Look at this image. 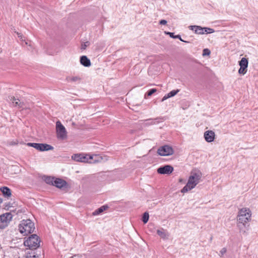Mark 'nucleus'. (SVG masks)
<instances>
[{
	"mask_svg": "<svg viewBox=\"0 0 258 258\" xmlns=\"http://www.w3.org/2000/svg\"><path fill=\"white\" fill-rule=\"evenodd\" d=\"M251 211L248 208H244L239 210L238 215V226L241 231V224L246 227V224L250 220Z\"/></svg>",
	"mask_w": 258,
	"mask_h": 258,
	"instance_id": "1",
	"label": "nucleus"
},
{
	"mask_svg": "<svg viewBox=\"0 0 258 258\" xmlns=\"http://www.w3.org/2000/svg\"><path fill=\"white\" fill-rule=\"evenodd\" d=\"M34 229V223L30 219L23 220L19 225L20 232L24 235L32 233Z\"/></svg>",
	"mask_w": 258,
	"mask_h": 258,
	"instance_id": "2",
	"label": "nucleus"
},
{
	"mask_svg": "<svg viewBox=\"0 0 258 258\" xmlns=\"http://www.w3.org/2000/svg\"><path fill=\"white\" fill-rule=\"evenodd\" d=\"M200 179V175L197 173H194L191 175L189 177L187 183L181 189V192H186L194 188L199 182Z\"/></svg>",
	"mask_w": 258,
	"mask_h": 258,
	"instance_id": "3",
	"label": "nucleus"
},
{
	"mask_svg": "<svg viewBox=\"0 0 258 258\" xmlns=\"http://www.w3.org/2000/svg\"><path fill=\"white\" fill-rule=\"evenodd\" d=\"M40 240L36 234H32L24 242V244L28 246L29 249H35L40 246Z\"/></svg>",
	"mask_w": 258,
	"mask_h": 258,
	"instance_id": "4",
	"label": "nucleus"
},
{
	"mask_svg": "<svg viewBox=\"0 0 258 258\" xmlns=\"http://www.w3.org/2000/svg\"><path fill=\"white\" fill-rule=\"evenodd\" d=\"M93 157L88 155H84L82 154H74L72 156V159L77 162H88L90 163H94L99 161V159L93 160Z\"/></svg>",
	"mask_w": 258,
	"mask_h": 258,
	"instance_id": "5",
	"label": "nucleus"
},
{
	"mask_svg": "<svg viewBox=\"0 0 258 258\" xmlns=\"http://www.w3.org/2000/svg\"><path fill=\"white\" fill-rule=\"evenodd\" d=\"M13 215L8 212L0 215V229H3L7 227L13 219Z\"/></svg>",
	"mask_w": 258,
	"mask_h": 258,
	"instance_id": "6",
	"label": "nucleus"
},
{
	"mask_svg": "<svg viewBox=\"0 0 258 258\" xmlns=\"http://www.w3.org/2000/svg\"><path fill=\"white\" fill-rule=\"evenodd\" d=\"M56 131L58 139L63 140L67 138L66 130L60 121H57L56 122Z\"/></svg>",
	"mask_w": 258,
	"mask_h": 258,
	"instance_id": "7",
	"label": "nucleus"
},
{
	"mask_svg": "<svg viewBox=\"0 0 258 258\" xmlns=\"http://www.w3.org/2000/svg\"><path fill=\"white\" fill-rule=\"evenodd\" d=\"M157 153L162 156H170L173 154L174 150L171 146L164 145L158 149Z\"/></svg>",
	"mask_w": 258,
	"mask_h": 258,
	"instance_id": "8",
	"label": "nucleus"
},
{
	"mask_svg": "<svg viewBox=\"0 0 258 258\" xmlns=\"http://www.w3.org/2000/svg\"><path fill=\"white\" fill-rule=\"evenodd\" d=\"M173 171V167L169 165L161 166L157 169V172L161 174H169Z\"/></svg>",
	"mask_w": 258,
	"mask_h": 258,
	"instance_id": "9",
	"label": "nucleus"
},
{
	"mask_svg": "<svg viewBox=\"0 0 258 258\" xmlns=\"http://www.w3.org/2000/svg\"><path fill=\"white\" fill-rule=\"evenodd\" d=\"M204 136L206 142L210 143L214 140L215 134L213 131L209 130L204 133Z\"/></svg>",
	"mask_w": 258,
	"mask_h": 258,
	"instance_id": "10",
	"label": "nucleus"
},
{
	"mask_svg": "<svg viewBox=\"0 0 258 258\" xmlns=\"http://www.w3.org/2000/svg\"><path fill=\"white\" fill-rule=\"evenodd\" d=\"M9 99L12 102L14 106H19L20 108L22 109L26 108L24 102H20L19 99L15 98L14 96H9Z\"/></svg>",
	"mask_w": 258,
	"mask_h": 258,
	"instance_id": "11",
	"label": "nucleus"
},
{
	"mask_svg": "<svg viewBox=\"0 0 258 258\" xmlns=\"http://www.w3.org/2000/svg\"><path fill=\"white\" fill-rule=\"evenodd\" d=\"M67 185V182L60 178H55L53 181V185L56 186L58 188H62L66 187Z\"/></svg>",
	"mask_w": 258,
	"mask_h": 258,
	"instance_id": "12",
	"label": "nucleus"
},
{
	"mask_svg": "<svg viewBox=\"0 0 258 258\" xmlns=\"http://www.w3.org/2000/svg\"><path fill=\"white\" fill-rule=\"evenodd\" d=\"M53 149V147L48 144L39 143L37 150L40 151H45L52 150Z\"/></svg>",
	"mask_w": 258,
	"mask_h": 258,
	"instance_id": "13",
	"label": "nucleus"
},
{
	"mask_svg": "<svg viewBox=\"0 0 258 258\" xmlns=\"http://www.w3.org/2000/svg\"><path fill=\"white\" fill-rule=\"evenodd\" d=\"M80 61L81 64L85 67L91 66L90 60L86 55L81 56Z\"/></svg>",
	"mask_w": 258,
	"mask_h": 258,
	"instance_id": "14",
	"label": "nucleus"
},
{
	"mask_svg": "<svg viewBox=\"0 0 258 258\" xmlns=\"http://www.w3.org/2000/svg\"><path fill=\"white\" fill-rule=\"evenodd\" d=\"M189 28L190 30L194 31L196 34H204L203 30L204 27L199 26H189Z\"/></svg>",
	"mask_w": 258,
	"mask_h": 258,
	"instance_id": "15",
	"label": "nucleus"
},
{
	"mask_svg": "<svg viewBox=\"0 0 258 258\" xmlns=\"http://www.w3.org/2000/svg\"><path fill=\"white\" fill-rule=\"evenodd\" d=\"M157 233L161 238L163 239H167L169 236V234L168 232L163 228L161 229H158L157 230Z\"/></svg>",
	"mask_w": 258,
	"mask_h": 258,
	"instance_id": "16",
	"label": "nucleus"
},
{
	"mask_svg": "<svg viewBox=\"0 0 258 258\" xmlns=\"http://www.w3.org/2000/svg\"><path fill=\"white\" fill-rule=\"evenodd\" d=\"M1 191L5 197H10L12 195L10 188L7 186H3L1 188Z\"/></svg>",
	"mask_w": 258,
	"mask_h": 258,
	"instance_id": "17",
	"label": "nucleus"
},
{
	"mask_svg": "<svg viewBox=\"0 0 258 258\" xmlns=\"http://www.w3.org/2000/svg\"><path fill=\"white\" fill-rule=\"evenodd\" d=\"M179 91V90H173L168 93L167 95H165L161 100V101L163 102L167 99L174 96Z\"/></svg>",
	"mask_w": 258,
	"mask_h": 258,
	"instance_id": "18",
	"label": "nucleus"
},
{
	"mask_svg": "<svg viewBox=\"0 0 258 258\" xmlns=\"http://www.w3.org/2000/svg\"><path fill=\"white\" fill-rule=\"evenodd\" d=\"M66 80L68 82L80 83L82 80V78L80 76H73L67 77Z\"/></svg>",
	"mask_w": 258,
	"mask_h": 258,
	"instance_id": "19",
	"label": "nucleus"
},
{
	"mask_svg": "<svg viewBox=\"0 0 258 258\" xmlns=\"http://www.w3.org/2000/svg\"><path fill=\"white\" fill-rule=\"evenodd\" d=\"M108 207L106 205H104V206H101V207H100L99 208L97 209V210H96L93 213V215H99L100 214H101V213H102L104 211H105L106 209H108Z\"/></svg>",
	"mask_w": 258,
	"mask_h": 258,
	"instance_id": "20",
	"label": "nucleus"
},
{
	"mask_svg": "<svg viewBox=\"0 0 258 258\" xmlns=\"http://www.w3.org/2000/svg\"><path fill=\"white\" fill-rule=\"evenodd\" d=\"M166 34L169 35L170 36V37L171 38H178L179 39L180 41H182V42H185V43H189V41H184L181 38V36L180 35H174V33H172V32H165Z\"/></svg>",
	"mask_w": 258,
	"mask_h": 258,
	"instance_id": "21",
	"label": "nucleus"
},
{
	"mask_svg": "<svg viewBox=\"0 0 258 258\" xmlns=\"http://www.w3.org/2000/svg\"><path fill=\"white\" fill-rule=\"evenodd\" d=\"M248 63V59L245 57H242L240 61H239V65L241 67L247 68Z\"/></svg>",
	"mask_w": 258,
	"mask_h": 258,
	"instance_id": "22",
	"label": "nucleus"
},
{
	"mask_svg": "<svg viewBox=\"0 0 258 258\" xmlns=\"http://www.w3.org/2000/svg\"><path fill=\"white\" fill-rule=\"evenodd\" d=\"M55 177L51 176H44V180L45 182L48 184L53 185V181L54 180Z\"/></svg>",
	"mask_w": 258,
	"mask_h": 258,
	"instance_id": "23",
	"label": "nucleus"
},
{
	"mask_svg": "<svg viewBox=\"0 0 258 258\" xmlns=\"http://www.w3.org/2000/svg\"><path fill=\"white\" fill-rule=\"evenodd\" d=\"M149 218V213L147 212H145L143 214V217H142V221L144 224H146L148 222Z\"/></svg>",
	"mask_w": 258,
	"mask_h": 258,
	"instance_id": "24",
	"label": "nucleus"
},
{
	"mask_svg": "<svg viewBox=\"0 0 258 258\" xmlns=\"http://www.w3.org/2000/svg\"><path fill=\"white\" fill-rule=\"evenodd\" d=\"M214 30L212 28L204 27V34H211L214 33Z\"/></svg>",
	"mask_w": 258,
	"mask_h": 258,
	"instance_id": "25",
	"label": "nucleus"
},
{
	"mask_svg": "<svg viewBox=\"0 0 258 258\" xmlns=\"http://www.w3.org/2000/svg\"><path fill=\"white\" fill-rule=\"evenodd\" d=\"M247 72V68L245 67H240V69L238 70V73L240 74L244 75L246 74Z\"/></svg>",
	"mask_w": 258,
	"mask_h": 258,
	"instance_id": "26",
	"label": "nucleus"
},
{
	"mask_svg": "<svg viewBox=\"0 0 258 258\" xmlns=\"http://www.w3.org/2000/svg\"><path fill=\"white\" fill-rule=\"evenodd\" d=\"M39 143H28L27 144V145L29 147H32L35 149L37 150L38 147Z\"/></svg>",
	"mask_w": 258,
	"mask_h": 258,
	"instance_id": "27",
	"label": "nucleus"
},
{
	"mask_svg": "<svg viewBox=\"0 0 258 258\" xmlns=\"http://www.w3.org/2000/svg\"><path fill=\"white\" fill-rule=\"evenodd\" d=\"M157 91V89H155V88H153V89H151L150 90H149L147 93H146V94L145 95V96L146 95H147L148 96H151L153 94H154V93H155Z\"/></svg>",
	"mask_w": 258,
	"mask_h": 258,
	"instance_id": "28",
	"label": "nucleus"
},
{
	"mask_svg": "<svg viewBox=\"0 0 258 258\" xmlns=\"http://www.w3.org/2000/svg\"><path fill=\"white\" fill-rule=\"evenodd\" d=\"M18 144V141L15 140V141H8L7 142V145L8 146H14Z\"/></svg>",
	"mask_w": 258,
	"mask_h": 258,
	"instance_id": "29",
	"label": "nucleus"
},
{
	"mask_svg": "<svg viewBox=\"0 0 258 258\" xmlns=\"http://www.w3.org/2000/svg\"><path fill=\"white\" fill-rule=\"evenodd\" d=\"M211 53L210 50L208 48H205L203 50V56H206V55H209Z\"/></svg>",
	"mask_w": 258,
	"mask_h": 258,
	"instance_id": "30",
	"label": "nucleus"
},
{
	"mask_svg": "<svg viewBox=\"0 0 258 258\" xmlns=\"http://www.w3.org/2000/svg\"><path fill=\"white\" fill-rule=\"evenodd\" d=\"M89 42L88 41H87L85 42L82 45L81 48L82 49H85L89 45Z\"/></svg>",
	"mask_w": 258,
	"mask_h": 258,
	"instance_id": "31",
	"label": "nucleus"
},
{
	"mask_svg": "<svg viewBox=\"0 0 258 258\" xmlns=\"http://www.w3.org/2000/svg\"><path fill=\"white\" fill-rule=\"evenodd\" d=\"M226 252V248H222V249L220 250V253L221 254V256L223 255L224 253H225Z\"/></svg>",
	"mask_w": 258,
	"mask_h": 258,
	"instance_id": "32",
	"label": "nucleus"
},
{
	"mask_svg": "<svg viewBox=\"0 0 258 258\" xmlns=\"http://www.w3.org/2000/svg\"><path fill=\"white\" fill-rule=\"evenodd\" d=\"M159 24L160 25H165L167 24V21L165 20H161V21H160Z\"/></svg>",
	"mask_w": 258,
	"mask_h": 258,
	"instance_id": "33",
	"label": "nucleus"
},
{
	"mask_svg": "<svg viewBox=\"0 0 258 258\" xmlns=\"http://www.w3.org/2000/svg\"><path fill=\"white\" fill-rule=\"evenodd\" d=\"M29 258H38V256L36 255H33L32 256L30 255Z\"/></svg>",
	"mask_w": 258,
	"mask_h": 258,
	"instance_id": "34",
	"label": "nucleus"
},
{
	"mask_svg": "<svg viewBox=\"0 0 258 258\" xmlns=\"http://www.w3.org/2000/svg\"><path fill=\"white\" fill-rule=\"evenodd\" d=\"M18 36L21 38L22 37V35L21 33H19L18 32L17 33Z\"/></svg>",
	"mask_w": 258,
	"mask_h": 258,
	"instance_id": "35",
	"label": "nucleus"
},
{
	"mask_svg": "<svg viewBox=\"0 0 258 258\" xmlns=\"http://www.w3.org/2000/svg\"><path fill=\"white\" fill-rule=\"evenodd\" d=\"M156 122L155 121H151V122L150 123H148L149 124H155Z\"/></svg>",
	"mask_w": 258,
	"mask_h": 258,
	"instance_id": "36",
	"label": "nucleus"
},
{
	"mask_svg": "<svg viewBox=\"0 0 258 258\" xmlns=\"http://www.w3.org/2000/svg\"><path fill=\"white\" fill-rule=\"evenodd\" d=\"M75 257H78V256L75 255H74L72 257V258H75Z\"/></svg>",
	"mask_w": 258,
	"mask_h": 258,
	"instance_id": "37",
	"label": "nucleus"
},
{
	"mask_svg": "<svg viewBox=\"0 0 258 258\" xmlns=\"http://www.w3.org/2000/svg\"><path fill=\"white\" fill-rule=\"evenodd\" d=\"M2 202V200L0 199V203Z\"/></svg>",
	"mask_w": 258,
	"mask_h": 258,
	"instance_id": "38",
	"label": "nucleus"
},
{
	"mask_svg": "<svg viewBox=\"0 0 258 258\" xmlns=\"http://www.w3.org/2000/svg\"><path fill=\"white\" fill-rule=\"evenodd\" d=\"M158 119H159L158 118H155L154 120H158Z\"/></svg>",
	"mask_w": 258,
	"mask_h": 258,
	"instance_id": "39",
	"label": "nucleus"
},
{
	"mask_svg": "<svg viewBox=\"0 0 258 258\" xmlns=\"http://www.w3.org/2000/svg\"><path fill=\"white\" fill-rule=\"evenodd\" d=\"M243 232L244 233H246V231H245V230H244V231H243Z\"/></svg>",
	"mask_w": 258,
	"mask_h": 258,
	"instance_id": "40",
	"label": "nucleus"
},
{
	"mask_svg": "<svg viewBox=\"0 0 258 258\" xmlns=\"http://www.w3.org/2000/svg\"><path fill=\"white\" fill-rule=\"evenodd\" d=\"M179 181H180V182H181V181H182V179H179Z\"/></svg>",
	"mask_w": 258,
	"mask_h": 258,
	"instance_id": "41",
	"label": "nucleus"
},
{
	"mask_svg": "<svg viewBox=\"0 0 258 258\" xmlns=\"http://www.w3.org/2000/svg\"><path fill=\"white\" fill-rule=\"evenodd\" d=\"M95 157H96L97 158H100V157H97V156H95Z\"/></svg>",
	"mask_w": 258,
	"mask_h": 258,
	"instance_id": "42",
	"label": "nucleus"
},
{
	"mask_svg": "<svg viewBox=\"0 0 258 258\" xmlns=\"http://www.w3.org/2000/svg\"><path fill=\"white\" fill-rule=\"evenodd\" d=\"M148 120V121H150V120H151V119H148V120Z\"/></svg>",
	"mask_w": 258,
	"mask_h": 258,
	"instance_id": "43",
	"label": "nucleus"
},
{
	"mask_svg": "<svg viewBox=\"0 0 258 258\" xmlns=\"http://www.w3.org/2000/svg\"><path fill=\"white\" fill-rule=\"evenodd\" d=\"M75 258H79V256H78V257H75Z\"/></svg>",
	"mask_w": 258,
	"mask_h": 258,
	"instance_id": "44",
	"label": "nucleus"
}]
</instances>
